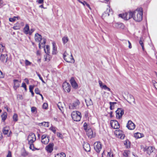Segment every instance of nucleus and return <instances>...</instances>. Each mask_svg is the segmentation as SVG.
Listing matches in <instances>:
<instances>
[{
	"label": "nucleus",
	"mask_w": 157,
	"mask_h": 157,
	"mask_svg": "<svg viewBox=\"0 0 157 157\" xmlns=\"http://www.w3.org/2000/svg\"><path fill=\"white\" fill-rule=\"evenodd\" d=\"M143 10H136L133 12V18L136 21L140 22L143 18Z\"/></svg>",
	"instance_id": "f257e3e1"
},
{
	"label": "nucleus",
	"mask_w": 157,
	"mask_h": 157,
	"mask_svg": "<svg viewBox=\"0 0 157 157\" xmlns=\"http://www.w3.org/2000/svg\"><path fill=\"white\" fill-rule=\"evenodd\" d=\"M133 12L130 10L128 12H125L124 13L120 14L118 15L119 17L125 20H128L133 17Z\"/></svg>",
	"instance_id": "f03ea898"
},
{
	"label": "nucleus",
	"mask_w": 157,
	"mask_h": 157,
	"mask_svg": "<svg viewBox=\"0 0 157 157\" xmlns=\"http://www.w3.org/2000/svg\"><path fill=\"white\" fill-rule=\"evenodd\" d=\"M71 117L74 121H79L81 118V114L79 112L74 111L71 113Z\"/></svg>",
	"instance_id": "7ed1b4c3"
},
{
	"label": "nucleus",
	"mask_w": 157,
	"mask_h": 157,
	"mask_svg": "<svg viewBox=\"0 0 157 157\" xmlns=\"http://www.w3.org/2000/svg\"><path fill=\"white\" fill-rule=\"evenodd\" d=\"M63 56L64 60L67 62H71L72 60L74 61L71 52L69 54L67 53L66 52H65Z\"/></svg>",
	"instance_id": "20e7f679"
},
{
	"label": "nucleus",
	"mask_w": 157,
	"mask_h": 157,
	"mask_svg": "<svg viewBox=\"0 0 157 157\" xmlns=\"http://www.w3.org/2000/svg\"><path fill=\"white\" fill-rule=\"evenodd\" d=\"M80 104V102L78 100H76L72 103H71L69 105V107L71 109H75L78 108V106Z\"/></svg>",
	"instance_id": "39448f33"
},
{
	"label": "nucleus",
	"mask_w": 157,
	"mask_h": 157,
	"mask_svg": "<svg viewBox=\"0 0 157 157\" xmlns=\"http://www.w3.org/2000/svg\"><path fill=\"white\" fill-rule=\"evenodd\" d=\"M36 137L35 135L32 132L30 133L28 136L27 138L28 144L33 143L36 141Z\"/></svg>",
	"instance_id": "423d86ee"
},
{
	"label": "nucleus",
	"mask_w": 157,
	"mask_h": 157,
	"mask_svg": "<svg viewBox=\"0 0 157 157\" xmlns=\"http://www.w3.org/2000/svg\"><path fill=\"white\" fill-rule=\"evenodd\" d=\"M116 117L117 119H120L122 117L124 113V110L120 108H118L116 111Z\"/></svg>",
	"instance_id": "0eeeda50"
},
{
	"label": "nucleus",
	"mask_w": 157,
	"mask_h": 157,
	"mask_svg": "<svg viewBox=\"0 0 157 157\" xmlns=\"http://www.w3.org/2000/svg\"><path fill=\"white\" fill-rule=\"evenodd\" d=\"M94 148L96 151L99 153L102 148V144L100 142H97L94 144Z\"/></svg>",
	"instance_id": "6e6552de"
},
{
	"label": "nucleus",
	"mask_w": 157,
	"mask_h": 157,
	"mask_svg": "<svg viewBox=\"0 0 157 157\" xmlns=\"http://www.w3.org/2000/svg\"><path fill=\"white\" fill-rule=\"evenodd\" d=\"M41 142L44 144H47L49 142V137L46 135L44 134L41 136Z\"/></svg>",
	"instance_id": "1a4fd4ad"
},
{
	"label": "nucleus",
	"mask_w": 157,
	"mask_h": 157,
	"mask_svg": "<svg viewBox=\"0 0 157 157\" xmlns=\"http://www.w3.org/2000/svg\"><path fill=\"white\" fill-rule=\"evenodd\" d=\"M110 124L112 128L114 129H117L120 127V125L118 122L116 120H111Z\"/></svg>",
	"instance_id": "9d476101"
},
{
	"label": "nucleus",
	"mask_w": 157,
	"mask_h": 157,
	"mask_svg": "<svg viewBox=\"0 0 157 157\" xmlns=\"http://www.w3.org/2000/svg\"><path fill=\"white\" fill-rule=\"evenodd\" d=\"M54 146L53 143H50L46 147L45 149L48 152L51 153L53 151Z\"/></svg>",
	"instance_id": "9b49d317"
},
{
	"label": "nucleus",
	"mask_w": 157,
	"mask_h": 157,
	"mask_svg": "<svg viewBox=\"0 0 157 157\" xmlns=\"http://www.w3.org/2000/svg\"><path fill=\"white\" fill-rule=\"evenodd\" d=\"M70 82L72 87L75 89H76L78 87V85L75 81L74 77H71L70 80Z\"/></svg>",
	"instance_id": "f8f14e48"
},
{
	"label": "nucleus",
	"mask_w": 157,
	"mask_h": 157,
	"mask_svg": "<svg viewBox=\"0 0 157 157\" xmlns=\"http://www.w3.org/2000/svg\"><path fill=\"white\" fill-rule=\"evenodd\" d=\"M63 90L67 92H69L71 90V86L67 82H64L63 85Z\"/></svg>",
	"instance_id": "ddd939ff"
},
{
	"label": "nucleus",
	"mask_w": 157,
	"mask_h": 157,
	"mask_svg": "<svg viewBox=\"0 0 157 157\" xmlns=\"http://www.w3.org/2000/svg\"><path fill=\"white\" fill-rule=\"evenodd\" d=\"M127 127L129 130H133L135 128V125L131 121H129L127 124Z\"/></svg>",
	"instance_id": "4468645a"
},
{
	"label": "nucleus",
	"mask_w": 157,
	"mask_h": 157,
	"mask_svg": "<svg viewBox=\"0 0 157 157\" xmlns=\"http://www.w3.org/2000/svg\"><path fill=\"white\" fill-rule=\"evenodd\" d=\"M8 56L6 54L2 53L0 56V59L1 61L3 63H6L7 61Z\"/></svg>",
	"instance_id": "2eb2a0df"
},
{
	"label": "nucleus",
	"mask_w": 157,
	"mask_h": 157,
	"mask_svg": "<svg viewBox=\"0 0 157 157\" xmlns=\"http://www.w3.org/2000/svg\"><path fill=\"white\" fill-rule=\"evenodd\" d=\"M115 133L117 137L121 139H124L125 137V135L123 133V132L121 131L120 130L116 131Z\"/></svg>",
	"instance_id": "dca6fc26"
},
{
	"label": "nucleus",
	"mask_w": 157,
	"mask_h": 157,
	"mask_svg": "<svg viewBox=\"0 0 157 157\" xmlns=\"http://www.w3.org/2000/svg\"><path fill=\"white\" fill-rule=\"evenodd\" d=\"M128 99L129 101L127 100L129 104H131V102H132L134 104H136L135 99L134 97L131 94H128Z\"/></svg>",
	"instance_id": "f3484780"
},
{
	"label": "nucleus",
	"mask_w": 157,
	"mask_h": 157,
	"mask_svg": "<svg viewBox=\"0 0 157 157\" xmlns=\"http://www.w3.org/2000/svg\"><path fill=\"white\" fill-rule=\"evenodd\" d=\"M83 147L85 151H90V146L88 143L84 142L83 144Z\"/></svg>",
	"instance_id": "a211bd4d"
},
{
	"label": "nucleus",
	"mask_w": 157,
	"mask_h": 157,
	"mask_svg": "<svg viewBox=\"0 0 157 157\" xmlns=\"http://www.w3.org/2000/svg\"><path fill=\"white\" fill-rule=\"evenodd\" d=\"M86 131V134L89 138H91L94 136V135H93V131L92 130L89 128Z\"/></svg>",
	"instance_id": "6ab92c4d"
},
{
	"label": "nucleus",
	"mask_w": 157,
	"mask_h": 157,
	"mask_svg": "<svg viewBox=\"0 0 157 157\" xmlns=\"http://www.w3.org/2000/svg\"><path fill=\"white\" fill-rule=\"evenodd\" d=\"M42 37L38 33H36L35 35V41L37 42H40L42 40Z\"/></svg>",
	"instance_id": "aec40b11"
},
{
	"label": "nucleus",
	"mask_w": 157,
	"mask_h": 157,
	"mask_svg": "<svg viewBox=\"0 0 157 157\" xmlns=\"http://www.w3.org/2000/svg\"><path fill=\"white\" fill-rule=\"evenodd\" d=\"M46 42V40L45 38H43L42 40L40 41V42H39V47L40 48H41V47L44 48V45Z\"/></svg>",
	"instance_id": "412c9836"
},
{
	"label": "nucleus",
	"mask_w": 157,
	"mask_h": 157,
	"mask_svg": "<svg viewBox=\"0 0 157 157\" xmlns=\"http://www.w3.org/2000/svg\"><path fill=\"white\" fill-rule=\"evenodd\" d=\"M114 26L117 28H120L121 29H123L124 27V24L119 22L115 23L114 24Z\"/></svg>",
	"instance_id": "4be33fe9"
},
{
	"label": "nucleus",
	"mask_w": 157,
	"mask_h": 157,
	"mask_svg": "<svg viewBox=\"0 0 157 157\" xmlns=\"http://www.w3.org/2000/svg\"><path fill=\"white\" fill-rule=\"evenodd\" d=\"M53 50L52 53L53 54H56L57 53V48L56 47V43L54 42L52 43Z\"/></svg>",
	"instance_id": "5701e85b"
},
{
	"label": "nucleus",
	"mask_w": 157,
	"mask_h": 157,
	"mask_svg": "<svg viewBox=\"0 0 157 157\" xmlns=\"http://www.w3.org/2000/svg\"><path fill=\"white\" fill-rule=\"evenodd\" d=\"M7 114L6 112H4L1 116V121L4 122L7 117Z\"/></svg>",
	"instance_id": "b1692460"
},
{
	"label": "nucleus",
	"mask_w": 157,
	"mask_h": 157,
	"mask_svg": "<svg viewBox=\"0 0 157 157\" xmlns=\"http://www.w3.org/2000/svg\"><path fill=\"white\" fill-rule=\"evenodd\" d=\"M14 82V88L16 89L18 87L20 86L18 81L17 79H14L13 80Z\"/></svg>",
	"instance_id": "393cba45"
},
{
	"label": "nucleus",
	"mask_w": 157,
	"mask_h": 157,
	"mask_svg": "<svg viewBox=\"0 0 157 157\" xmlns=\"http://www.w3.org/2000/svg\"><path fill=\"white\" fill-rule=\"evenodd\" d=\"M110 10H106L102 15V17L103 19L105 17H108L109 16V13L110 12Z\"/></svg>",
	"instance_id": "a878e982"
},
{
	"label": "nucleus",
	"mask_w": 157,
	"mask_h": 157,
	"mask_svg": "<svg viewBox=\"0 0 157 157\" xmlns=\"http://www.w3.org/2000/svg\"><path fill=\"white\" fill-rule=\"evenodd\" d=\"M29 27L28 25L26 24L24 29V32L26 34H29Z\"/></svg>",
	"instance_id": "bb28decb"
},
{
	"label": "nucleus",
	"mask_w": 157,
	"mask_h": 157,
	"mask_svg": "<svg viewBox=\"0 0 157 157\" xmlns=\"http://www.w3.org/2000/svg\"><path fill=\"white\" fill-rule=\"evenodd\" d=\"M40 126H44L45 127H48L49 126V123L48 122H44L38 124Z\"/></svg>",
	"instance_id": "cd10ccee"
},
{
	"label": "nucleus",
	"mask_w": 157,
	"mask_h": 157,
	"mask_svg": "<svg viewBox=\"0 0 157 157\" xmlns=\"http://www.w3.org/2000/svg\"><path fill=\"white\" fill-rule=\"evenodd\" d=\"M85 101L86 103V105L87 106L93 105V102L91 99L90 98L89 99V100L85 99Z\"/></svg>",
	"instance_id": "c85d7f7f"
},
{
	"label": "nucleus",
	"mask_w": 157,
	"mask_h": 157,
	"mask_svg": "<svg viewBox=\"0 0 157 157\" xmlns=\"http://www.w3.org/2000/svg\"><path fill=\"white\" fill-rule=\"evenodd\" d=\"M134 137L136 138H139L143 136V134L139 132L135 133L134 134Z\"/></svg>",
	"instance_id": "c756f323"
},
{
	"label": "nucleus",
	"mask_w": 157,
	"mask_h": 157,
	"mask_svg": "<svg viewBox=\"0 0 157 157\" xmlns=\"http://www.w3.org/2000/svg\"><path fill=\"white\" fill-rule=\"evenodd\" d=\"M6 50L5 49V47L2 44H0V52L2 53H5Z\"/></svg>",
	"instance_id": "7c9ffc66"
},
{
	"label": "nucleus",
	"mask_w": 157,
	"mask_h": 157,
	"mask_svg": "<svg viewBox=\"0 0 157 157\" xmlns=\"http://www.w3.org/2000/svg\"><path fill=\"white\" fill-rule=\"evenodd\" d=\"M154 148L152 146H149L148 147V148L147 150V153L148 154L150 155L151 153L153 151V149H154Z\"/></svg>",
	"instance_id": "2f4dec72"
},
{
	"label": "nucleus",
	"mask_w": 157,
	"mask_h": 157,
	"mask_svg": "<svg viewBox=\"0 0 157 157\" xmlns=\"http://www.w3.org/2000/svg\"><path fill=\"white\" fill-rule=\"evenodd\" d=\"M84 129L85 131H87L88 129L90 128L89 125L88 124L86 123L85 122L83 125Z\"/></svg>",
	"instance_id": "473e14b6"
},
{
	"label": "nucleus",
	"mask_w": 157,
	"mask_h": 157,
	"mask_svg": "<svg viewBox=\"0 0 157 157\" xmlns=\"http://www.w3.org/2000/svg\"><path fill=\"white\" fill-rule=\"evenodd\" d=\"M62 41L64 44L66 43L68 41V38L67 36H65L62 38Z\"/></svg>",
	"instance_id": "72a5a7b5"
},
{
	"label": "nucleus",
	"mask_w": 157,
	"mask_h": 157,
	"mask_svg": "<svg viewBox=\"0 0 157 157\" xmlns=\"http://www.w3.org/2000/svg\"><path fill=\"white\" fill-rule=\"evenodd\" d=\"M129 144V140H125L124 143V145L127 148L130 147Z\"/></svg>",
	"instance_id": "f704fd0d"
},
{
	"label": "nucleus",
	"mask_w": 157,
	"mask_h": 157,
	"mask_svg": "<svg viewBox=\"0 0 157 157\" xmlns=\"http://www.w3.org/2000/svg\"><path fill=\"white\" fill-rule=\"evenodd\" d=\"M65 154L63 152H61L57 154L55 157H65Z\"/></svg>",
	"instance_id": "c9c22d12"
},
{
	"label": "nucleus",
	"mask_w": 157,
	"mask_h": 157,
	"mask_svg": "<svg viewBox=\"0 0 157 157\" xmlns=\"http://www.w3.org/2000/svg\"><path fill=\"white\" fill-rule=\"evenodd\" d=\"M44 50L45 53H46L48 55H49L50 53V48L49 46L46 45V48L44 49Z\"/></svg>",
	"instance_id": "e433bc0d"
},
{
	"label": "nucleus",
	"mask_w": 157,
	"mask_h": 157,
	"mask_svg": "<svg viewBox=\"0 0 157 157\" xmlns=\"http://www.w3.org/2000/svg\"><path fill=\"white\" fill-rule=\"evenodd\" d=\"M20 28V24L17 23L15 25L13 26V28L14 29L17 30L19 29Z\"/></svg>",
	"instance_id": "4c0bfd02"
},
{
	"label": "nucleus",
	"mask_w": 157,
	"mask_h": 157,
	"mask_svg": "<svg viewBox=\"0 0 157 157\" xmlns=\"http://www.w3.org/2000/svg\"><path fill=\"white\" fill-rule=\"evenodd\" d=\"M116 102H109V104L110 105V110H113L114 108V105L115 104H116Z\"/></svg>",
	"instance_id": "58836bf2"
},
{
	"label": "nucleus",
	"mask_w": 157,
	"mask_h": 157,
	"mask_svg": "<svg viewBox=\"0 0 157 157\" xmlns=\"http://www.w3.org/2000/svg\"><path fill=\"white\" fill-rule=\"evenodd\" d=\"M13 118L14 121H17L18 120V116L17 114H14L13 116Z\"/></svg>",
	"instance_id": "ea45409f"
},
{
	"label": "nucleus",
	"mask_w": 157,
	"mask_h": 157,
	"mask_svg": "<svg viewBox=\"0 0 157 157\" xmlns=\"http://www.w3.org/2000/svg\"><path fill=\"white\" fill-rule=\"evenodd\" d=\"M57 106L59 109L61 111V112H62L63 108V107L62 106H61V102H59L57 104Z\"/></svg>",
	"instance_id": "a19ab883"
},
{
	"label": "nucleus",
	"mask_w": 157,
	"mask_h": 157,
	"mask_svg": "<svg viewBox=\"0 0 157 157\" xmlns=\"http://www.w3.org/2000/svg\"><path fill=\"white\" fill-rule=\"evenodd\" d=\"M9 131V130L6 128H4L3 130V133L5 135L7 134Z\"/></svg>",
	"instance_id": "79ce46f5"
},
{
	"label": "nucleus",
	"mask_w": 157,
	"mask_h": 157,
	"mask_svg": "<svg viewBox=\"0 0 157 157\" xmlns=\"http://www.w3.org/2000/svg\"><path fill=\"white\" fill-rule=\"evenodd\" d=\"M142 38H140V40L139 41V43L140 44L141 46L142 47V49L143 50H144V46L143 43L142 41Z\"/></svg>",
	"instance_id": "37998d69"
},
{
	"label": "nucleus",
	"mask_w": 157,
	"mask_h": 157,
	"mask_svg": "<svg viewBox=\"0 0 157 157\" xmlns=\"http://www.w3.org/2000/svg\"><path fill=\"white\" fill-rule=\"evenodd\" d=\"M29 144L30 145L29 148L30 149H31L32 150H34L35 148L34 147V144L33 143L32 144Z\"/></svg>",
	"instance_id": "c03bdc74"
},
{
	"label": "nucleus",
	"mask_w": 157,
	"mask_h": 157,
	"mask_svg": "<svg viewBox=\"0 0 157 157\" xmlns=\"http://www.w3.org/2000/svg\"><path fill=\"white\" fill-rule=\"evenodd\" d=\"M36 74L37 75V76L39 77L40 79L42 81V82L43 83H45V82L43 80L42 77L37 72H36Z\"/></svg>",
	"instance_id": "a18cd8bd"
},
{
	"label": "nucleus",
	"mask_w": 157,
	"mask_h": 157,
	"mask_svg": "<svg viewBox=\"0 0 157 157\" xmlns=\"http://www.w3.org/2000/svg\"><path fill=\"white\" fill-rule=\"evenodd\" d=\"M102 88L103 89L105 90H107L109 91H111L110 89L106 85H104Z\"/></svg>",
	"instance_id": "49530a36"
},
{
	"label": "nucleus",
	"mask_w": 157,
	"mask_h": 157,
	"mask_svg": "<svg viewBox=\"0 0 157 157\" xmlns=\"http://www.w3.org/2000/svg\"><path fill=\"white\" fill-rule=\"evenodd\" d=\"M36 108L35 107H31V111L33 113H34L35 112H36Z\"/></svg>",
	"instance_id": "de8ad7c7"
},
{
	"label": "nucleus",
	"mask_w": 157,
	"mask_h": 157,
	"mask_svg": "<svg viewBox=\"0 0 157 157\" xmlns=\"http://www.w3.org/2000/svg\"><path fill=\"white\" fill-rule=\"evenodd\" d=\"M17 17H14L13 18H10L9 19V21L10 22H13L15 21L16 18Z\"/></svg>",
	"instance_id": "09e8293b"
},
{
	"label": "nucleus",
	"mask_w": 157,
	"mask_h": 157,
	"mask_svg": "<svg viewBox=\"0 0 157 157\" xmlns=\"http://www.w3.org/2000/svg\"><path fill=\"white\" fill-rule=\"evenodd\" d=\"M31 63L28 61V60L26 59L25 60V64L26 66H28L30 65Z\"/></svg>",
	"instance_id": "8fccbe9b"
},
{
	"label": "nucleus",
	"mask_w": 157,
	"mask_h": 157,
	"mask_svg": "<svg viewBox=\"0 0 157 157\" xmlns=\"http://www.w3.org/2000/svg\"><path fill=\"white\" fill-rule=\"evenodd\" d=\"M50 129L55 134L56 133V130L55 127H54L53 126H52L50 127Z\"/></svg>",
	"instance_id": "3c124183"
},
{
	"label": "nucleus",
	"mask_w": 157,
	"mask_h": 157,
	"mask_svg": "<svg viewBox=\"0 0 157 157\" xmlns=\"http://www.w3.org/2000/svg\"><path fill=\"white\" fill-rule=\"evenodd\" d=\"M43 108L44 109H46L48 107V104L47 103H44L43 104Z\"/></svg>",
	"instance_id": "603ef678"
},
{
	"label": "nucleus",
	"mask_w": 157,
	"mask_h": 157,
	"mask_svg": "<svg viewBox=\"0 0 157 157\" xmlns=\"http://www.w3.org/2000/svg\"><path fill=\"white\" fill-rule=\"evenodd\" d=\"M57 135L58 137L60 138H62L63 136L62 134L59 132H57Z\"/></svg>",
	"instance_id": "864d4df0"
},
{
	"label": "nucleus",
	"mask_w": 157,
	"mask_h": 157,
	"mask_svg": "<svg viewBox=\"0 0 157 157\" xmlns=\"http://www.w3.org/2000/svg\"><path fill=\"white\" fill-rule=\"evenodd\" d=\"M21 86L23 87L25 89V90H27L26 86L25 83H22Z\"/></svg>",
	"instance_id": "5fc2aeb1"
},
{
	"label": "nucleus",
	"mask_w": 157,
	"mask_h": 157,
	"mask_svg": "<svg viewBox=\"0 0 157 157\" xmlns=\"http://www.w3.org/2000/svg\"><path fill=\"white\" fill-rule=\"evenodd\" d=\"M107 157H113V154L111 152H108Z\"/></svg>",
	"instance_id": "6e6d98bb"
},
{
	"label": "nucleus",
	"mask_w": 157,
	"mask_h": 157,
	"mask_svg": "<svg viewBox=\"0 0 157 157\" xmlns=\"http://www.w3.org/2000/svg\"><path fill=\"white\" fill-rule=\"evenodd\" d=\"M35 92L37 94H40V91L38 88H36L35 89Z\"/></svg>",
	"instance_id": "4d7b16f0"
},
{
	"label": "nucleus",
	"mask_w": 157,
	"mask_h": 157,
	"mask_svg": "<svg viewBox=\"0 0 157 157\" xmlns=\"http://www.w3.org/2000/svg\"><path fill=\"white\" fill-rule=\"evenodd\" d=\"M34 29H31L30 30H29V35H31L32 33L34 31Z\"/></svg>",
	"instance_id": "13d9d810"
},
{
	"label": "nucleus",
	"mask_w": 157,
	"mask_h": 157,
	"mask_svg": "<svg viewBox=\"0 0 157 157\" xmlns=\"http://www.w3.org/2000/svg\"><path fill=\"white\" fill-rule=\"evenodd\" d=\"M6 157H12L11 153L10 151H8V153L6 156Z\"/></svg>",
	"instance_id": "bf43d9fd"
},
{
	"label": "nucleus",
	"mask_w": 157,
	"mask_h": 157,
	"mask_svg": "<svg viewBox=\"0 0 157 157\" xmlns=\"http://www.w3.org/2000/svg\"><path fill=\"white\" fill-rule=\"evenodd\" d=\"M98 82H99L100 86L102 88L104 85L103 84L101 80H99L98 81Z\"/></svg>",
	"instance_id": "052dcab7"
},
{
	"label": "nucleus",
	"mask_w": 157,
	"mask_h": 157,
	"mask_svg": "<svg viewBox=\"0 0 157 157\" xmlns=\"http://www.w3.org/2000/svg\"><path fill=\"white\" fill-rule=\"evenodd\" d=\"M34 87V85H30L29 86V90H33Z\"/></svg>",
	"instance_id": "680f3d73"
},
{
	"label": "nucleus",
	"mask_w": 157,
	"mask_h": 157,
	"mask_svg": "<svg viewBox=\"0 0 157 157\" xmlns=\"http://www.w3.org/2000/svg\"><path fill=\"white\" fill-rule=\"evenodd\" d=\"M148 148V147L146 146L144 147V148L143 151H147V150Z\"/></svg>",
	"instance_id": "e2e57ef3"
},
{
	"label": "nucleus",
	"mask_w": 157,
	"mask_h": 157,
	"mask_svg": "<svg viewBox=\"0 0 157 157\" xmlns=\"http://www.w3.org/2000/svg\"><path fill=\"white\" fill-rule=\"evenodd\" d=\"M37 2L41 4L44 2V0H37Z\"/></svg>",
	"instance_id": "0e129e2a"
},
{
	"label": "nucleus",
	"mask_w": 157,
	"mask_h": 157,
	"mask_svg": "<svg viewBox=\"0 0 157 157\" xmlns=\"http://www.w3.org/2000/svg\"><path fill=\"white\" fill-rule=\"evenodd\" d=\"M127 41L129 44L128 48H132V45H131V43L129 40Z\"/></svg>",
	"instance_id": "69168bd1"
},
{
	"label": "nucleus",
	"mask_w": 157,
	"mask_h": 157,
	"mask_svg": "<svg viewBox=\"0 0 157 157\" xmlns=\"http://www.w3.org/2000/svg\"><path fill=\"white\" fill-rule=\"evenodd\" d=\"M6 109L8 112H11V110L8 107H6Z\"/></svg>",
	"instance_id": "338daca9"
},
{
	"label": "nucleus",
	"mask_w": 157,
	"mask_h": 157,
	"mask_svg": "<svg viewBox=\"0 0 157 157\" xmlns=\"http://www.w3.org/2000/svg\"><path fill=\"white\" fill-rule=\"evenodd\" d=\"M152 82L154 86L157 83V82L154 80H152Z\"/></svg>",
	"instance_id": "774afa93"
}]
</instances>
